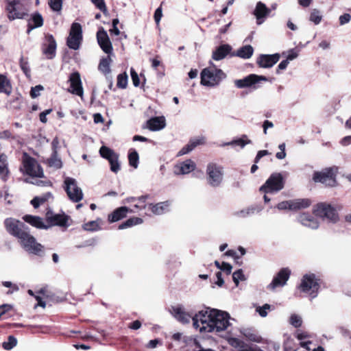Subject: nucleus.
Wrapping results in <instances>:
<instances>
[{"label":"nucleus","mask_w":351,"mask_h":351,"mask_svg":"<svg viewBox=\"0 0 351 351\" xmlns=\"http://www.w3.org/2000/svg\"><path fill=\"white\" fill-rule=\"evenodd\" d=\"M229 314L215 308H206L193 317V326L202 333L223 331L230 325Z\"/></svg>","instance_id":"obj_1"},{"label":"nucleus","mask_w":351,"mask_h":351,"mask_svg":"<svg viewBox=\"0 0 351 351\" xmlns=\"http://www.w3.org/2000/svg\"><path fill=\"white\" fill-rule=\"evenodd\" d=\"M7 230L19 240L23 247L29 253L41 256L43 246L37 243L35 238L29 234L25 225L14 219H7L5 221Z\"/></svg>","instance_id":"obj_2"},{"label":"nucleus","mask_w":351,"mask_h":351,"mask_svg":"<svg viewBox=\"0 0 351 351\" xmlns=\"http://www.w3.org/2000/svg\"><path fill=\"white\" fill-rule=\"evenodd\" d=\"M23 219L27 223L38 228L47 229L51 226H68L69 217L65 214H55L51 211L46 213V223L39 217L25 215Z\"/></svg>","instance_id":"obj_3"},{"label":"nucleus","mask_w":351,"mask_h":351,"mask_svg":"<svg viewBox=\"0 0 351 351\" xmlns=\"http://www.w3.org/2000/svg\"><path fill=\"white\" fill-rule=\"evenodd\" d=\"M210 64L201 72V84L206 86H217L226 77L222 70L216 68L213 63Z\"/></svg>","instance_id":"obj_4"},{"label":"nucleus","mask_w":351,"mask_h":351,"mask_svg":"<svg viewBox=\"0 0 351 351\" xmlns=\"http://www.w3.org/2000/svg\"><path fill=\"white\" fill-rule=\"evenodd\" d=\"M337 173V167L333 166L325 168L320 171H315L313 175V180L326 186H334L337 184L336 176Z\"/></svg>","instance_id":"obj_5"},{"label":"nucleus","mask_w":351,"mask_h":351,"mask_svg":"<svg viewBox=\"0 0 351 351\" xmlns=\"http://www.w3.org/2000/svg\"><path fill=\"white\" fill-rule=\"evenodd\" d=\"M64 189L69 198L73 202H79L83 199V192L78 186L75 179L70 177L65 178L64 180Z\"/></svg>","instance_id":"obj_6"},{"label":"nucleus","mask_w":351,"mask_h":351,"mask_svg":"<svg viewBox=\"0 0 351 351\" xmlns=\"http://www.w3.org/2000/svg\"><path fill=\"white\" fill-rule=\"evenodd\" d=\"M300 289L311 298H314L317 296L319 289L318 280L314 274H306L302 279Z\"/></svg>","instance_id":"obj_7"},{"label":"nucleus","mask_w":351,"mask_h":351,"mask_svg":"<svg viewBox=\"0 0 351 351\" xmlns=\"http://www.w3.org/2000/svg\"><path fill=\"white\" fill-rule=\"evenodd\" d=\"M313 213L323 219H327L330 222L335 223L339 219V216L335 209L330 204L319 203L313 208Z\"/></svg>","instance_id":"obj_8"},{"label":"nucleus","mask_w":351,"mask_h":351,"mask_svg":"<svg viewBox=\"0 0 351 351\" xmlns=\"http://www.w3.org/2000/svg\"><path fill=\"white\" fill-rule=\"evenodd\" d=\"M23 168L24 172L32 176L41 178L43 176V171L38 162L33 158L24 154L23 158Z\"/></svg>","instance_id":"obj_9"},{"label":"nucleus","mask_w":351,"mask_h":351,"mask_svg":"<svg viewBox=\"0 0 351 351\" xmlns=\"http://www.w3.org/2000/svg\"><path fill=\"white\" fill-rule=\"evenodd\" d=\"M284 187L283 178L280 173H275L260 188V191L264 193H274L280 191Z\"/></svg>","instance_id":"obj_10"},{"label":"nucleus","mask_w":351,"mask_h":351,"mask_svg":"<svg viewBox=\"0 0 351 351\" xmlns=\"http://www.w3.org/2000/svg\"><path fill=\"white\" fill-rule=\"evenodd\" d=\"M82 40V28L80 23H73L71 25L69 35L67 38V46L74 50L80 48Z\"/></svg>","instance_id":"obj_11"},{"label":"nucleus","mask_w":351,"mask_h":351,"mask_svg":"<svg viewBox=\"0 0 351 351\" xmlns=\"http://www.w3.org/2000/svg\"><path fill=\"white\" fill-rule=\"evenodd\" d=\"M208 176V183L213 186H219L223 180V168L214 163H210L206 168Z\"/></svg>","instance_id":"obj_12"},{"label":"nucleus","mask_w":351,"mask_h":351,"mask_svg":"<svg viewBox=\"0 0 351 351\" xmlns=\"http://www.w3.org/2000/svg\"><path fill=\"white\" fill-rule=\"evenodd\" d=\"M7 10L10 19H21L25 14L23 5L19 0H8Z\"/></svg>","instance_id":"obj_13"},{"label":"nucleus","mask_w":351,"mask_h":351,"mask_svg":"<svg viewBox=\"0 0 351 351\" xmlns=\"http://www.w3.org/2000/svg\"><path fill=\"white\" fill-rule=\"evenodd\" d=\"M69 82H70L69 91L73 94L82 97L83 88L80 73L78 72L72 73L69 76Z\"/></svg>","instance_id":"obj_14"},{"label":"nucleus","mask_w":351,"mask_h":351,"mask_svg":"<svg viewBox=\"0 0 351 351\" xmlns=\"http://www.w3.org/2000/svg\"><path fill=\"white\" fill-rule=\"evenodd\" d=\"M97 39L101 49L107 54H112V43L107 32L104 29H101L97 32Z\"/></svg>","instance_id":"obj_15"},{"label":"nucleus","mask_w":351,"mask_h":351,"mask_svg":"<svg viewBox=\"0 0 351 351\" xmlns=\"http://www.w3.org/2000/svg\"><path fill=\"white\" fill-rule=\"evenodd\" d=\"M290 276V271L287 269H282L275 276L272 282L269 285L268 287L270 289H274L278 287L284 286L288 280Z\"/></svg>","instance_id":"obj_16"},{"label":"nucleus","mask_w":351,"mask_h":351,"mask_svg":"<svg viewBox=\"0 0 351 351\" xmlns=\"http://www.w3.org/2000/svg\"><path fill=\"white\" fill-rule=\"evenodd\" d=\"M56 42L52 35H47L43 46V52L48 59H52L56 55Z\"/></svg>","instance_id":"obj_17"},{"label":"nucleus","mask_w":351,"mask_h":351,"mask_svg":"<svg viewBox=\"0 0 351 351\" xmlns=\"http://www.w3.org/2000/svg\"><path fill=\"white\" fill-rule=\"evenodd\" d=\"M261 80L266 81L267 78L264 76L251 74L243 79L236 80L234 83L237 87L241 88L252 86Z\"/></svg>","instance_id":"obj_18"},{"label":"nucleus","mask_w":351,"mask_h":351,"mask_svg":"<svg viewBox=\"0 0 351 351\" xmlns=\"http://www.w3.org/2000/svg\"><path fill=\"white\" fill-rule=\"evenodd\" d=\"M280 59L278 53L272 55L262 54L257 59V64L262 68H270L273 66Z\"/></svg>","instance_id":"obj_19"},{"label":"nucleus","mask_w":351,"mask_h":351,"mask_svg":"<svg viewBox=\"0 0 351 351\" xmlns=\"http://www.w3.org/2000/svg\"><path fill=\"white\" fill-rule=\"evenodd\" d=\"M195 168V162L191 160H186L175 165L173 172L176 175H184L191 172Z\"/></svg>","instance_id":"obj_20"},{"label":"nucleus","mask_w":351,"mask_h":351,"mask_svg":"<svg viewBox=\"0 0 351 351\" xmlns=\"http://www.w3.org/2000/svg\"><path fill=\"white\" fill-rule=\"evenodd\" d=\"M148 195H142L138 197H129L123 200L124 204H130L134 208V212L136 210H142L146 207V201L148 199Z\"/></svg>","instance_id":"obj_21"},{"label":"nucleus","mask_w":351,"mask_h":351,"mask_svg":"<svg viewBox=\"0 0 351 351\" xmlns=\"http://www.w3.org/2000/svg\"><path fill=\"white\" fill-rule=\"evenodd\" d=\"M128 212L134 213V210L126 206L119 207L108 215V221L111 223L119 221L124 218Z\"/></svg>","instance_id":"obj_22"},{"label":"nucleus","mask_w":351,"mask_h":351,"mask_svg":"<svg viewBox=\"0 0 351 351\" xmlns=\"http://www.w3.org/2000/svg\"><path fill=\"white\" fill-rule=\"evenodd\" d=\"M298 221L303 226L312 229H317L319 227L318 221L308 213H302L298 217Z\"/></svg>","instance_id":"obj_23"},{"label":"nucleus","mask_w":351,"mask_h":351,"mask_svg":"<svg viewBox=\"0 0 351 351\" xmlns=\"http://www.w3.org/2000/svg\"><path fill=\"white\" fill-rule=\"evenodd\" d=\"M270 12V10L262 2L257 3L256 8L254 11V14L257 19V24L261 25L263 20L262 19L266 17Z\"/></svg>","instance_id":"obj_24"},{"label":"nucleus","mask_w":351,"mask_h":351,"mask_svg":"<svg viewBox=\"0 0 351 351\" xmlns=\"http://www.w3.org/2000/svg\"><path fill=\"white\" fill-rule=\"evenodd\" d=\"M231 50L230 45L228 44L221 45L213 52V59L217 61L221 60L225 58Z\"/></svg>","instance_id":"obj_25"},{"label":"nucleus","mask_w":351,"mask_h":351,"mask_svg":"<svg viewBox=\"0 0 351 351\" xmlns=\"http://www.w3.org/2000/svg\"><path fill=\"white\" fill-rule=\"evenodd\" d=\"M172 313L178 321L184 324L189 323L190 322V319H193L194 317H192L191 315L185 312L184 308L181 306L173 307Z\"/></svg>","instance_id":"obj_26"},{"label":"nucleus","mask_w":351,"mask_h":351,"mask_svg":"<svg viewBox=\"0 0 351 351\" xmlns=\"http://www.w3.org/2000/svg\"><path fill=\"white\" fill-rule=\"evenodd\" d=\"M147 124L152 131L160 130L165 127V119L163 117H154L148 120Z\"/></svg>","instance_id":"obj_27"},{"label":"nucleus","mask_w":351,"mask_h":351,"mask_svg":"<svg viewBox=\"0 0 351 351\" xmlns=\"http://www.w3.org/2000/svg\"><path fill=\"white\" fill-rule=\"evenodd\" d=\"M112 62L111 54H108L106 57L101 58L98 65L99 71L106 76H108L111 73L110 64Z\"/></svg>","instance_id":"obj_28"},{"label":"nucleus","mask_w":351,"mask_h":351,"mask_svg":"<svg viewBox=\"0 0 351 351\" xmlns=\"http://www.w3.org/2000/svg\"><path fill=\"white\" fill-rule=\"evenodd\" d=\"M43 25V18L41 14L38 12H34L32 14L30 19L28 23V29L27 32L29 33L31 30L34 28L40 27Z\"/></svg>","instance_id":"obj_29"},{"label":"nucleus","mask_w":351,"mask_h":351,"mask_svg":"<svg viewBox=\"0 0 351 351\" xmlns=\"http://www.w3.org/2000/svg\"><path fill=\"white\" fill-rule=\"evenodd\" d=\"M204 141V138L203 137L194 138L190 141L189 144L182 148V149L178 152V155L182 156L189 152H191L197 145L202 144Z\"/></svg>","instance_id":"obj_30"},{"label":"nucleus","mask_w":351,"mask_h":351,"mask_svg":"<svg viewBox=\"0 0 351 351\" xmlns=\"http://www.w3.org/2000/svg\"><path fill=\"white\" fill-rule=\"evenodd\" d=\"M170 201H166L163 202H160L156 204H150L149 206L153 213L156 215H162L165 211L168 210L169 206H171Z\"/></svg>","instance_id":"obj_31"},{"label":"nucleus","mask_w":351,"mask_h":351,"mask_svg":"<svg viewBox=\"0 0 351 351\" xmlns=\"http://www.w3.org/2000/svg\"><path fill=\"white\" fill-rule=\"evenodd\" d=\"M292 210L304 209L309 207L311 204V200L308 198L292 199Z\"/></svg>","instance_id":"obj_32"},{"label":"nucleus","mask_w":351,"mask_h":351,"mask_svg":"<svg viewBox=\"0 0 351 351\" xmlns=\"http://www.w3.org/2000/svg\"><path fill=\"white\" fill-rule=\"evenodd\" d=\"M9 174L7 156L5 154L0 155V177L6 180Z\"/></svg>","instance_id":"obj_33"},{"label":"nucleus","mask_w":351,"mask_h":351,"mask_svg":"<svg viewBox=\"0 0 351 351\" xmlns=\"http://www.w3.org/2000/svg\"><path fill=\"white\" fill-rule=\"evenodd\" d=\"M12 85L8 77L0 74V93L9 95L12 93Z\"/></svg>","instance_id":"obj_34"},{"label":"nucleus","mask_w":351,"mask_h":351,"mask_svg":"<svg viewBox=\"0 0 351 351\" xmlns=\"http://www.w3.org/2000/svg\"><path fill=\"white\" fill-rule=\"evenodd\" d=\"M253 53L254 49L251 45H245L237 50L236 56L243 59H249Z\"/></svg>","instance_id":"obj_35"},{"label":"nucleus","mask_w":351,"mask_h":351,"mask_svg":"<svg viewBox=\"0 0 351 351\" xmlns=\"http://www.w3.org/2000/svg\"><path fill=\"white\" fill-rule=\"evenodd\" d=\"M143 223V219L140 217H132L126 220L125 222L122 223L119 225V229L123 230L130 227H132L135 225L141 224Z\"/></svg>","instance_id":"obj_36"},{"label":"nucleus","mask_w":351,"mask_h":351,"mask_svg":"<svg viewBox=\"0 0 351 351\" xmlns=\"http://www.w3.org/2000/svg\"><path fill=\"white\" fill-rule=\"evenodd\" d=\"M251 141L247 138L246 135H243L240 138L233 140L229 143H226L227 145H237L243 148L246 145L250 144Z\"/></svg>","instance_id":"obj_37"},{"label":"nucleus","mask_w":351,"mask_h":351,"mask_svg":"<svg viewBox=\"0 0 351 351\" xmlns=\"http://www.w3.org/2000/svg\"><path fill=\"white\" fill-rule=\"evenodd\" d=\"M52 197L51 193H47L40 197H35L32 201V205L35 208H38L40 204L47 201L49 198Z\"/></svg>","instance_id":"obj_38"},{"label":"nucleus","mask_w":351,"mask_h":351,"mask_svg":"<svg viewBox=\"0 0 351 351\" xmlns=\"http://www.w3.org/2000/svg\"><path fill=\"white\" fill-rule=\"evenodd\" d=\"M99 153L103 158H106L108 160L117 155L112 149L106 146H102L100 148Z\"/></svg>","instance_id":"obj_39"},{"label":"nucleus","mask_w":351,"mask_h":351,"mask_svg":"<svg viewBox=\"0 0 351 351\" xmlns=\"http://www.w3.org/2000/svg\"><path fill=\"white\" fill-rule=\"evenodd\" d=\"M284 351H297L298 348L295 344L293 339L291 337H287L284 342L283 346Z\"/></svg>","instance_id":"obj_40"},{"label":"nucleus","mask_w":351,"mask_h":351,"mask_svg":"<svg viewBox=\"0 0 351 351\" xmlns=\"http://www.w3.org/2000/svg\"><path fill=\"white\" fill-rule=\"evenodd\" d=\"M128 79L126 73L118 75L117 86L120 88H125L128 85Z\"/></svg>","instance_id":"obj_41"},{"label":"nucleus","mask_w":351,"mask_h":351,"mask_svg":"<svg viewBox=\"0 0 351 351\" xmlns=\"http://www.w3.org/2000/svg\"><path fill=\"white\" fill-rule=\"evenodd\" d=\"M130 165L137 168L138 165V154L136 151L132 152L128 156Z\"/></svg>","instance_id":"obj_42"},{"label":"nucleus","mask_w":351,"mask_h":351,"mask_svg":"<svg viewBox=\"0 0 351 351\" xmlns=\"http://www.w3.org/2000/svg\"><path fill=\"white\" fill-rule=\"evenodd\" d=\"M233 281L235 283L236 286H238L239 284V281H244L245 280V277L243 274L242 269H238L235 271L232 274Z\"/></svg>","instance_id":"obj_43"},{"label":"nucleus","mask_w":351,"mask_h":351,"mask_svg":"<svg viewBox=\"0 0 351 351\" xmlns=\"http://www.w3.org/2000/svg\"><path fill=\"white\" fill-rule=\"evenodd\" d=\"M228 343L234 348H244V342L238 338L230 337L228 339Z\"/></svg>","instance_id":"obj_44"},{"label":"nucleus","mask_w":351,"mask_h":351,"mask_svg":"<svg viewBox=\"0 0 351 351\" xmlns=\"http://www.w3.org/2000/svg\"><path fill=\"white\" fill-rule=\"evenodd\" d=\"M48 3L50 8L55 12H59L62 10V0H49Z\"/></svg>","instance_id":"obj_45"},{"label":"nucleus","mask_w":351,"mask_h":351,"mask_svg":"<svg viewBox=\"0 0 351 351\" xmlns=\"http://www.w3.org/2000/svg\"><path fill=\"white\" fill-rule=\"evenodd\" d=\"M289 323L294 327L298 328L302 324V317L296 314H292L289 319Z\"/></svg>","instance_id":"obj_46"},{"label":"nucleus","mask_w":351,"mask_h":351,"mask_svg":"<svg viewBox=\"0 0 351 351\" xmlns=\"http://www.w3.org/2000/svg\"><path fill=\"white\" fill-rule=\"evenodd\" d=\"M17 343V340L13 336H10L8 337V341L3 343V348L5 350H11L13 348Z\"/></svg>","instance_id":"obj_47"},{"label":"nucleus","mask_w":351,"mask_h":351,"mask_svg":"<svg viewBox=\"0 0 351 351\" xmlns=\"http://www.w3.org/2000/svg\"><path fill=\"white\" fill-rule=\"evenodd\" d=\"M322 18L319 10L315 9L311 12L310 21L313 22L315 25H318L321 22Z\"/></svg>","instance_id":"obj_48"},{"label":"nucleus","mask_w":351,"mask_h":351,"mask_svg":"<svg viewBox=\"0 0 351 351\" xmlns=\"http://www.w3.org/2000/svg\"><path fill=\"white\" fill-rule=\"evenodd\" d=\"M110 164V169L114 173H117L120 169V165L118 160V156L116 155L108 160Z\"/></svg>","instance_id":"obj_49"},{"label":"nucleus","mask_w":351,"mask_h":351,"mask_svg":"<svg viewBox=\"0 0 351 351\" xmlns=\"http://www.w3.org/2000/svg\"><path fill=\"white\" fill-rule=\"evenodd\" d=\"M110 164V169L114 173H117L120 169V165L118 160V156L116 155L108 160Z\"/></svg>","instance_id":"obj_50"},{"label":"nucleus","mask_w":351,"mask_h":351,"mask_svg":"<svg viewBox=\"0 0 351 351\" xmlns=\"http://www.w3.org/2000/svg\"><path fill=\"white\" fill-rule=\"evenodd\" d=\"M271 309V306L268 304H265L263 306L256 307V311L261 317H265L267 315L268 311Z\"/></svg>","instance_id":"obj_51"},{"label":"nucleus","mask_w":351,"mask_h":351,"mask_svg":"<svg viewBox=\"0 0 351 351\" xmlns=\"http://www.w3.org/2000/svg\"><path fill=\"white\" fill-rule=\"evenodd\" d=\"M20 67L26 76L29 77L30 75V69L28 62L23 58H21L20 60Z\"/></svg>","instance_id":"obj_52"},{"label":"nucleus","mask_w":351,"mask_h":351,"mask_svg":"<svg viewBox=\"0 0 351 351\" xmlns=\"http://www.w3.org/2000/svg\"><path fill=\"white\" fill-rule=\"evenodd\" d=\"M84 229L88 231H95L99 230V224L95 221H92L88 223H85L84 226Z\"/></svg>","instance_id":"obj_53"},{"label":"nucleus","mask_w":351,"mask_h":351,"mask_svg":"<svg viewBox=\"0 0 351 351\" xmlns=\"http://www.w3.org/2000/svg\"><path fill=\"white\" fill-rule=\"evenodd\" d=\"M256 211V208L254 207H250L246 209H243L240 210L239 212H237L236 213L237 215L242 217H245L248 215H250L252 214H254Z\"/></svg>","instance_id":"obj_54"},{"label":"nucleus","mask_w":351,"mask_h":351,"mask_svg":"<svg viewBox=\"0 0 351 351\" xmlns=\"http://www.w3.org/2000/svg\"><path fill=\"white\" fill-rule=\"evenodd\" d=\"M295 337L301 341H305L304 340L310 338L311 336L307 332L302 330H297L295 334Z\"/></svg>","instance_id":"obj_55"},{"label":"nucleus","mask_w":351,"mask_h":351,"mask_svg":"<svg viewBox=\"0 0 351 351\" xmlns=\"http://www.w3.org/2000/svg\"><path fill=\"white\" fill-rule=\"evenodd\" d=\"M104 14L107 12V8L104 0H90Z\"/></svg>","instance_id":"obj_56"},{"label":"nucleus","mask_w":351,"mask_h":351,"mask_svg":"<svg viewBox=\"0 0 351 351\" xmlns=\"http://www.w3.org/2000/svg\"><path fill=\"white\" fill-rule=\"evenodd\" d=\"M43 90V86L41 85H37L32 87L30 91V95L32 98H36L40 94V91Z\"/></svg>","instance_id":"obj_57"},{"label":"nucleus","mask_w":351,"mask_h":351,"mask_svg":"<svg viewBox=\"0 0 351 351\" xmlns=\"http://www.w3.org/2000/svg\"><path fill=\"white\" fill-rule=\"evenodd\" d=\"M49 165L56 169H60L62 167V161L60 158L53 156L49 159Z\"/></svg>","instance_id":"obj_58"},{"label":"nucleus","mask_w":351,"mask_h":351,"mask_svg":"<svg viewBox=\"0 0 351 351\" xmlns=\"http://www.w3.org/2000/svg\"><path fill=\"white\" fill-rule=\"evenodd\" d=\"M119 21L118 19H114L112 20V27L110 29V32L111 35L118 36L120 34V31L117 27V25Z\"/></svg>","instance_id":"obj_59"},{"label":"nucleus","mask_w":351,"mask_h":351,"mask_svg":"<svg viewBox=\"0 0 351 351\" xmlns=\"http://www.w3.org/2000/svg\"><path fill=\"white\" fill-rule=\"evenodd\" d=\"M291 204H292V201L291 200L284 201V202H280L277 205V208L279 210H285V209L292 210V206Z\"/></svg>","instance_id":"obj_60"},{"label":"nucleus","mask_w":351,"mask_h":351,"mask_svg":"<svg viewBox=\"0 0 351 351\" xmlns=\"http://www.w3.org/2000/svg\"><path fill=\"white\" fill-rule=\"evenodd\" d=\"M130 74L134 86L136 87L138 86L140 84V80L137 73L132 68L130 69Z\"/></svg>","instance_id":"obj_61"},{"label":"nucleus","mask_w":351,"mask_h":351,"mask_svg":"<svg viewBox=\"0 0 351 351\" xmlns=\"http://www.w3.org/2000/svg\"><path fill=\"white\" fill-rule=\"evenodd\" d=\"M245 337L251 341L254 342H260L261 341V337L257 336L255 334L252 333H244Z\"/></svg>","instance_id":"obj_62"},{"label":"nucleus","mask_w":351,"mask_h":351,"mask_svg":"<svg viewBox=\"0 0 351 351\" xmlns=\"http://www.w3.org/2000/svg\"><path fill=\"white\" fill-rule=\"evenodd\" d=\"M158 344H161V342L159 339H152V340H150L147 343V344L146 345V348H150V349H154V348H156Z\"/></svg>","instance_id":"obj_63"},{"label":"nucleus","mask_w":351,"mask_h":351,"mask_svg":"<svg viewBox=\"0 0 351 351\" xmlns=\"http://www.w3.org/2000/svg\"><path fill=\"white\" fill-rule=\"evenodd\" d=\"M232 266L229 263L223 262L220 269L226 272L227 274H230L232 271Z\"/></svg>","instance_id":"obj_64"}]
</instances>
